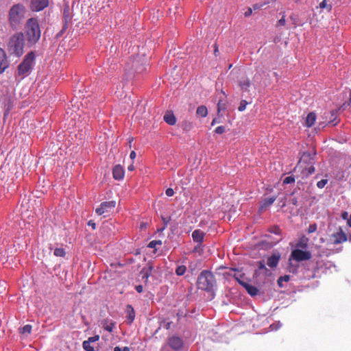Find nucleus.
Wrapping results in <instances>:
<instances>
[{
  "label": "nucleus",
  "instance_id": "62",
  "mask_svg": "<svg viewBox=\"0 0 351 351\" xmlns=\"http://www.w3.org/2000/svg\"><path fill=\"white\" fill-rule=\"evenodd\" d=\"M217 123L216 119H214L211 123V125H213Z\"/></svg>",
  "mask_w": 351,
  "mask_h": 351
},
{
  "label": "nucleus",
  "instance_id": "7",
  "mask_svg": "<svg viewBox=\"0 0 351 351\" xmlns=\"http://www.w3.org/2000/svg\"><path fill=\"white\" fill-rule=\"evenodd\" d=\"M311 257L312 254L309 251H304L300 249L292 250L290 255V258L298 262L309 260Z\"/></svg>",
  "mask_w": 351,
  "mask_h": 351
},
{
  "label": "nucleus",
  "instance_id": "37",
  "mask_svg": "<svg viewBox=\"0 0 351 351\" xmlns=\"http://www.w3.org/2000/svg\"><path fill=\"white\" fill-rule=\"evenodd\" d=\"M193 128V125L191 122L184 121L182 123V128L184 131H189Z\"/></svg>",
  "mask_w": 351,
  "mask_h": 351
},
{
  "label": "nucleus",
  "instance_id": "60",
  "mask_svg": "<svg viewBox=\"0 0 351 351\" xmlns=\"http://www.w3.org/2000/svg\"><path fill=\"white\" fill-rule=\"evenodd\" d=\"M134 169V165H130L129 167H128V170L129 171H133Z\"/></svg>",
  "mask_w": 351,
  "mask_h": 351
},
{
  "label": "nucleus",
  "instance_id": "59",
  "mask_svg": "<svg viewBox=\"0 0 351 351\" xmlns=\"http://www.w3.org/2000/svg\"><path fill=\"white\" fill-rule=\"evenodd\" d=\"M347 223H348V226L351 228V214H350V218L347 221Z\"/></svg>",
  "mask_w": 351,
  "mask_h": 351
},
{
  "label": "nucleus",
  "instance_id": "40",
  "mask_svg": "<svg viewBox=\"0 0 351 351\" xmlns=\"http://www.w3.org/2000/svg\"><path fill=\"white\" fill-rule=\"evenodd\" d=\"M269 231L275 234H280L281 232L280 228L277 226L271 227Z\"/></svg>",
  "mask_w": 351,
  "mask_h": 351
},
{
  "label": "nucleus",
  "instance_id": "27",
  "mask_svg": "<svg viewBox=\"0 0 351 351\" xmlns=\"http://www.w3.org/2000/svg\"><path fill=\"white\" fill-rule=\"evenodd\" d=\"M196 114L201 117H206L208 114V110L205 106H199L196 110Z\"/></svg>",
  "mask_w": 351,
  "mask_h": 351
},
{
  "label": "nucleus",
  "instance_id": "32",
  "mask_svg": "<svg viewBox=\"0 0 351 351\" xmlns=\"http://www.w3.org/2000/svg\"><path fill=\"white\" fill-rule=\"evenodd\" d=\"M186 266L184 265H179L178 267H177V268L176 269V274L178 275V276H182L184 274V273L186 272Z\"/></svg>",
  "mask_w": 351,
  "mask_h": 351
},
{
  "label": "nucleus",
  "instance_id": "57",
  "mask_svg": "<svg viewBox=\"0 0 351 351\" xmlns=\"http://www.w3.org/2000/svg\"><path fill=\"white\" fill-rule=\"evenodd\" d=\"M136 156V152L134 151H132L130 154V157L132 160H134Z\"/></svg>",
  "mask_w": 351,
  "mask_h": 351
},
{
  "label": "nucleus",
  "instance_id": "9",
  "mask_svg": "<svg viewBox=\"0 0 351 351\" xmlns=\"http://www.w3.org/2000/svg\"><path fill=\"white\" fill-rule=\"evenodd\" d=\"M331 238L332 239L333 244H340L347 241V235L343 231L341 228H339L337 232L332 234Z\"/></svg>",
  "mask_w": 351,
  "mask_h": 351
},
{
  "label": "nucleus",
  "instance_id": "8",
  "mask_svg": "<svg viewBox=\"0 0 351 351\" xmlns=\"http://www.w3.org/2000/svg\"><path fill=\"white\" fill-rule=\"evenodd\" d=\"M48 0H32L30 8L32 11L39 12L48 6Z\"/></svg>",
  "mask_w": 351,
  "mask_h": 351
},
{
  "label": "nucleus",
  "instance_id": "41",
  "mask_svg": "<svg viewBox=\"0 0 351 351\" xmlns=\"http://www.w3.org/2000/svg\"><path fill=\"white\" fill-rule=\"evenodd\" d=\"M225 131H226L225 127L223 125L218 126L215 130V132L218 134H221L223 132H225Z\"/></svg>",
  "mask_w": 351,
  "mask_h": 351
},
{
  "label": "nucleus",
  "instance_id": "38",
  "mask_svg": "<svg viewBox=\"0 0 351 351\" xmlns=\"http://www.w3.org/2000/svg\"><path fill=\"white\" fill-rule=\"evenodd\" d=\"M317 226L316 223H313V224H311L309 226H308V234H311V233H313L317 231Z\"/></svg>",
  "mask_w": 351,
  "mask_h": 351
},
{
  "label": "nucleus",
  "instance_id": "5",
  "mask_svg": "<svg viewBox=\"0 0 351 351\" xmlns=\"http://www.w3.org/2000/svg\"><path fill=\"white\" fill-rule=\"evenodd\" d=\"M25 7L20 3L14 5L9 11V21L12 27L19 25L24 18Z\"/></svg>",
  "mask_w": 351,
  "mask_h": 351
},
{
  "label": "nucleus",
  "instance_id": "22",
  "mask_svg": "<svg viewBox=\"0 0 351 351\" xmlns=\"http://www.w3.org/2000/svg\"><path fill=\"white\" fill-rule=\"evenodd\" d=\"M311 165L310 166H305L302 171V178H307L310 175L313 174L315 173V167H313V164H310Z\"/></svg>",
  "mask_w": 351,
  "mask_h": 351
},
{
  "label": "nucleus",
  "instance_id": "23",
  "mask_svg": "<svg viewBox=\"0 0 351 351\" xmlns=\"http://www.w3.org/2000/svg\"><path fill=\"white\" fill-rule=\"evenodd\" d=\"M308 239L305 236L302 237L297 242L295 247L299 249H306L308 247Z\"/></svg>",
  "mask_w": 351,
  "mask_h": 351
},
{
  "label": "nucleus",
  "instance_id": "2",
  "mask_svg": "<svg viewBox=\"0 0 351 351\" xmlns=\"http://www.w3.org/2000/svg\"><path fill=\"white\" fill-rule=\"evenodd\" d=\"M27 39L29 43H36L40 38V29L38 20L35 18L28 19L25 25Z\"/></svg>",
  "mask_w": 351,
  "mask_h": 351
},
{
  "label": "nucleus",
  "instance_id": "34",
  "mask_svg": "<svg viewBox=\"0 0 351 351\" xmlns=\"http://www.w3.org/2000/svg\"><path fill=\"white\" fill-rule=\"evenodd\" d=\"M82 347L86 351H94V348L90 346V343L88 341H84L82 343Z\"/></svg>",
  "mask_w": 351,
  "mask_h": 351
},
{
  "label": "nucleus",
  "instance_id": "55",
  "mask_svg": "<svg viewBox=\"0 0 351 351\" xmlns=\"http://www.w3.org/2000/svg\"><path fill=\"white\" fill-rule=\"evenodd\" d=\"M218 53H219L218 45L217 44H215L214 45V54L217 56L218 55Z\"/></svg>",
  "mask_w": 351,
  "mask_h": 351
},
{
  "label": "nucleus",
  "instance_id": "29",
  "mask_svg": "<svg viewBox=\"0 0 351 351\" xmlns=\"http://www.w3.org/2000/svg\"><path fill=\"white\" fill-rule=\"evenodd\" d=\"M32 326L29 324H27L19 329L20 333L23 335H29L32 332Z\"/></svg>",
  "mask_w": 351,
  "mask_h": 351
},
{
  "label": "nucleus",
  "instance_id": "26",
  "mask_svg": "<svg viewBox=\"0 0 351 351\" xmlns=\"http://www.w3.org/2000/svg\"><path fill=\"white\" fill-rule=\"evenodd\" d=\"M262 80V76L261 74H256L254 77L253 80L254 82V86L256 88H260V87H265L267 86L266 84H262L261 82V80Z\"/></svg>",
  "mask_w": 351,
  "mask_h": 351
},
{
  "label": "nucleus",
  "instance_id": "52",
  "mask_svg": "<svg viewBox=\"0 0 351 351\" xmlns=\"http://www.w3.org/2000/svg\"><path fill=\"white\" fill-rule=\"evenodd\" d=\"M136 290L138 293L143 292V288L142 285H137L136 286Z\"/></svg>",
  "mask_w": 351,
  "mask_h": 351
},
{
  "label": "nucleus",
  "instance_id": "12",
  "mask_svg": "<svg viewBox=\"0 0 351 351\" xmlns=\"http://www.w3.org/2000/svg\"><path fill=\"white\" fill-rule=\"evenodd\" d=\"M9 66L5 52L0 49V73H2Z\"/></svg>",
  "mask_w": 351,
  "mask_h": 351
},
{
  "label": "nucleus",
  "instance_id": "44",
  "mask_svg": "<svg viewBox=\"0 0 351 351\" xmlns=\"http://www.w3.org/2000/svg\"><path fill=\"white\" fill-rule=\"evenodd\" d=\"M114 351H130V348L128 346H125L123 348H121L119 346H116L114 348Z\"/></svg>",
  "mask_w": 351,
  "mask_h": 351
},
{
  "label": "nucleus",
  "instance_id": "6",
  "mask_svg": "<svg viewBox=\"0 0 351 351\" xmlns=\"http://www.w3.org/2000/svg\"><path fill=\"white\" fill-rule=\"evenodd\" d=\"M116 206L115 201H108L102 202L95 212L98 215H104V217H108L113 212Z\"/></svg>",
  "mask_w": 351,
  "mask_h": 351
},
{
  "label": "nucleus",
  "instance_id": "48",
  "mask_svg": "<svg viewBox=\"0 0 351 351\" xmlns=\"http://www.w3.org/2000/svg\"><path fill=\"white\" fill-rule=\"evenodd\" d=\"M258 264V269H259L260 270H261V269L267 270V269L266 268V267H265V265L264 262H263V261H259Z\"/></svg>",
  "mask_w": 351,
  "mask_h": 351
},
{
  "label": "nucleus",
  "instance_id": "36",
  "mask_svg": "<svg viewBox=\"0 0 351 351\" xmlns=\"http://www.w3.org/2000/svg\"><path fill=\"white\" fill-rule=\"evenodd\" d=\"M248 104V102L246 100H241L239 106L238 107V110L240 112L244 111L246 108L247 105Z\"/></svg>",
  "mask_w": 351,
  "mask_h": 351
},
{
  "label": "nucleus",
  "instance_id": "61",
  "mask_svg": "<svg viewBox=\"0 0 351 351\" xmlns=\"http://www.w3.org/2000/svg\"><path fill=\"white\" fill-rule=\"evenodd\" d=\"M292 203H293V204L296 205L297 204V199L295 198H293L292 199Z\"/></svg>",
  "mask_w": 351,
  "mask_h": 351
},
{
  "label": "nucleus",
  "instance_id": "58",
  "mask_svg": "<svg viewBox=\"0 0 351 351\" xmlns=\"http://www.w3.org/2000/svg\"><path fill=\"white\" fill-rule=\"evenodd\" d=\"M147 223H145V222H142L140 225V228L142 230V229H145L147 228Z\"/></svg>",
  "mask_w": 351,
  "mask_h": 351
},
{
  "label": "nucleus",
  "instance_id": "21",
  "mask_svg": "<svg viewBox=\"0 0 351 351\" xmlns=\"http://www.w3.org/2000/svg\"><path fill=\"white\" fill-rule=\"evenodd\" d=\"M102 327L107 331L112 332L115 326V323L111 320L104 319L101 322Z\"/></svg>",
  "mask_w": 351,
  "mask_h": 351
},
{
  "label": "nucleus",
  "instance_id": "39",
  "mask_svg": "<svg viewBox=\"0 0 351 351\" xmlns=\"http://www.w3.org/2000/svg\"><path fill=\"white\" fill-rule=\"evenodd\" d=\"M236 280L241 285V282H245L243 278L244 277V274H234V276Z\"/></svg>",
  "mask_w": 351,
  "mask_h": 351
},
{
  "label": "nucleus",
  "instance_id": "11",
  "mask_svg": "<svg viewBox=\"0 0 351 351\" xmlns=\"http://www.w3.org/2000/svg\"><path fill=\"white\" fill-rule=\"evenodd\" d=\"M168 344L172 349L178 350L182 348L183 341L181 338L173 336L169 339Z\"/></svg>",
  "mask_w": 351,
  "mask_h": 351
},
{
  "label": "nucleus",
  "instance_id": "63",
  "mask_svg": "<svg viewBox=\"0 0 351 351\" xmlns=\"http://www.w3.org/2000/svg\"><path fill=\"white\" fill-rule=\"evenodd\" d=\"M132 141H133V138H131L130 139V141H129V143H130V147H131V143H132Z\"/></svg>",
  "mask_w": 351,
  "mask_h": 351
},
{
  "label": "nucleus",
  "instance_id": "19",
  "mask_svg": "<svg viewBox=\"0 0 351 351\" xmlns=\"http://www.w3.org/2000/svg\"><path fill=\"white\" fill-rule=\"evenodd\" d=\"M63 18H64V27H63V29L64 30L65 29L67 28L68 23L69 21H71V18H72L71 15L70 14V9H69V7L68 5L66 6L64 8Z\"/></svg>",
  "mask_w": 351,
  "mask_h": 351
},
{
  "label": "nucleus",
  "instance_id": "33",
  "mask_svg": "<svg viewBox=\"0 0 351 351\" xmlns=\"http://www.w3.org/2000/svg\"><path fill=\"white\" fill-rule=\"evenodd\" d=\"M290 279V277L288 275H285L283 276H280L278 279V285L280 287H282V282H288Z\"/></svg>",
  "mask_w": 351,
  "mask_h": 351
},
{
  "label": "nucleus",
  "instance_id": "54",
  "mask_svg": "<svg viewBox=\"0 0 351 351\" xmlns=\"http://www.w3.org/2000/svg\"><path fill=\"white\" fill-rule=\"evenodd\" d=\"M262 6H263V5L256 3V4L253 5V9L254 10H259L262 8Z\"/></svg>",
  "mask_w": 351,
  "mask_h": 351
},
{
  "label": "nucleus",
  "instance_id": "15",
  "mask_svg": "<svg viewBox=\"0 0 351 351\" xmlns=\"http://www.w3.org/2000/svg\"><path fill=\"white\" fill-rule=\"evenodd\" d=\"M280 258L279 254H274L267 258V264L271 268L276 267Z\"/></svg>",
  "mask_w": 351,
  "mask_h": 351
},
{
  "label": "nucleus",
  "instance_id": "24",
  "mask_svg": "<svg viewBox=\"0 0 351 351\" xmlns=\"http://www.w3.org/2000/svg\"><path fill=\"white\" fill-rule=\"evenodd\" d=\"M316 120V114L314 112H310L307 114L305 125L307 128H310L314 125Z\"/></svg>",
  "mask_w": 351,
  "mask_h": 351
},
{
  "label": "nucleus",
  "instance_id": "10",
  "mask_svg": "<svg viewBox=\"0 0 351 351\" xmlns=\"http://www.w3.org/2000/svg\"><path fill=\"white\" fill-rule=\"evenodd\" d=\"M315 154H316L315 152H304L300 160L299 164H306V165L313 164Z\"/></svg>",
  "mask_w": 351,
  "mask_h": 351
},
{
  "label": "nucleus",
  "instance_id": "1",
  "mask_svg": "<svg viewBox=\"0 0 351 351\" xmlns=\"http://www.w3.org/2000/svg\"><path fill=\"white\" fill-rule=\"evenodd\" d=\"M198 289L211 292L216 286V280L213 274L208 270L202 271L197 278Z\"/></svg>",
  "mask_w": 351,
  "mask_h": 351
},
{
  "label": "nucleus",
  "instance_id": "53",
  "mask_svg": "<svg viewBox=\"0 0 351 351\" xmlns=\"http://www.w3.org/2000/svg\"><path fill=\"white\" fill-rule=\"evenodd\" d=\"M341 217H342V219H345V220H346V219H347V220H348V213L347 212H346V211H345V212H343V213H341Z\"/></svg>",
  "mask_w": 351,
  "mask_h": 351
},
{
  "label": "nucleus",
  "instance_id": "16",
  "mask_svg": "<svg viewBox=\"0 0 351 351\" xmlns=\"http://www.w3.org/2000/svg\"><path fill=\"white\" fill-rule=\"evenodd\" d=\"M241 285L245 289L248 294L251 296H256L258 294V289L256 287L248 284L247 282H241Z\"/></svg>",
  "mask_w": 351,
  "mask_h": 351
},
{
  "label": "nucleus",
  "instance_id": "3",
  "mask_svg": "<svg viewBox=\"0 0 351 351\" xmlns=\"http://www.w3.org/2000/svg\"><path fill=\"white\" fill-rule=\"evenodd\" d=\"M24 36L22 33L16 34L12 36L8 43V50L10 53L17 57L23 53Z\"/></svg>",
  "mask_w": 351,
  "mask_h": 351
},
{
  "label": "nucleus",
  "instance_id": "35",
  "mask_svg": "<svg viewBox=\"0 0 351 351\" xmlns=\"http://www.w3.org/2000/svg\"><path fill=\"white\" fill-rule=\"evenodd\" d=\"M295 180L294 176H289L286 177L283 180V184H291V183H294Z\"/></svg>",
  "mask_w": 351,
  "mask_h": 351
},
{
  "label": "nucleus",
  "instance_id": "64",
  "mask_svg": "<svg viewBox=\"0 0 351 351\" xmlns=\"http://www.w3.org/2000/svg\"><path fill=\"white\" fill-rule=\"evenodd\" d=\"M334 121H335V120L332 121V125H337V122L336 121V122H335V123H334Z\"/></svg>",
  "mask_w": 351,
  "mask_h": 351
},
{
  "label": "nucleus",
  "instance_id": "30",
  "mask_svg": "<svg viewBox=\"0 0 351 351\" xmlns=\"http://www.w3.org/2000/svg\"><path fill=\"white\" fill-rule=\"evenodd\" d=\"M226 109V103L222 100H219L217 103V113L218 114Z\"/></svg>",
  "mask_w": 351,
  "mask_h": 351
},
{
  "label": "nucleus",
  "instance_id": "28",
  "mask_svg": "<svg viewBox=\"0 0 351 351\" xmlns=\"http://www.w3.org/2000/svg\"><path fill=\"white\" fill-rule=\"evenodd\" d=\"M127 310L128 313V319L129 320L130 323H132L135 317V312L133 308V307L131 305L127 306Z\"/></svg>",
  "mask_w": 351,
  "mask_h": 351
},
{
  "label": "nucleus",
  "instance_id": "17",
  "mask_svg": "<svg viewBox=\"0 0 351 351\" xmlns=\"http://www.w3.org/2000/svg\"><path fill=\"white\" fill-rule=\"evenodd\" d=\"M164 121L170 125H174L176 123V117L171 111H167L163 117Z\"/></svg>",
  "mask_w": 351,
  "mask_h": 351
},
{
  "label": "nucleus",
  "instance_id": "43",
  "mask_svg": "<svg viewBox=\"0 0 351 351\" xmlns=\"http://www.w3.org/2000/svg\"><path fill=\"white\" fill-rule=\"evenodd\" d=\"M161 241H152L149 242V243L148 244V247H151V248H154L156 247V245L157 244H161Z\"/></svg>",
  "mask_w": 351,
  "mask_h": 351
},
{
  "label": "nucleus",
  "instance_id": "45",
  "mask_svg": "<svg viewBox=\"0 0 351 351\" xmlns=\"http://www.w3.org/2000/svg\"><path fill=\"white\" fill-rule=\"evenodd\" d=\"M99 339V335H97L93 337H89L87 341L90 343H93V342L98 341Z\"/></svg>",
  "mask_w": 351,
  "mask_h": 351
},
{
  "label": "nucleus",
  "instance_id": "49",
  "mask_svg": "<svg viewBox=\"0 0 351 351\" xmlns=\"http://www.w3.org/2000/svg\"><path fill=\"white\" fill-rule=\"evenodd\" d=\"M88 225L89 226H90L93 230H95L96 228V223L93 221H92V220H90L88 222Z\"/></svg>",
  "mask_w": 351,
  "mask_h": 351
},
{
  "label": "nucleus",
  "instance_id": "4",
  "mask_svg": "<svg viewBox=\"0 0 351 351\" xmlns=\"http://www.w3.org/2000/svg\"><path fill=\"white\" fill-rule=\"evenodd\" d=\"M35 60V54L33 51L29 52L24 58L23 62L18 66V75L23 78L27 76L32 69Z\"/></svg>",
  "mask_w": 351,
  "mask_h": 351
},
{
  "label": "nucleus",
  "instance_id": "14",
  "mask_svg": "<svg viewBox=\"0 0 351 351\" xmlns=\"http://www.w3.org/2000/svg\"><path fill=\"white\" fill-rule=\"evenodd\" d=\"M205 236V233L201 230H195L192 233V238L194 242L197 243L198 245H201L204 241V238Z\"/></svg>",
  "mask_w": 351,
  "mask_h": 351
},
{
  "label": "nucleus",
  "instance_id": "47",
  "mask_svg": "<svg viewBox=\"0 0 351 351\" xmlns=\"http://www.w3.org/2000/svg\"><path fill=\"white\" fill-rule=\"evenodd\" d=\"M165 193L168 197H171L174 195V191L173 189L169 188L166 190Z\"/></svg>",
  "mask_w": 351,
  "mask_h": 351
},
{
  "label": "nucleus",
  "instance_id": "46",
  "mask_svg": "<svg viewBox=\"0 0 351 351\" xmlns=\"http://www.w3.org/2000/svg\"><path fill=\"white\" fill-rule=\"evenodd\" d=\"M171 322L164 321L162 322V327L167 330H168L171 328Z\"/></svg>",
  "mask_w": 351,
  "mask_h": 351
},
{
  "label": "nucleus",
  "instance_id": "18",
  "mask_svg": "<svg viewBox=\"0 0 351 351\" xmlns=\"http://www.w3.org/2000/svg\"><path fill=\"white\" fill-rule=\"evenodd\" d=\"M251 86V82L249 78L245 77L239 81V86L244 92H248Z\"/></svg>",
  "mask_w": 351,
  "mask_h": 351
},
{
  "label": "nucleus",
  "instance_id": "20",
  "mask_svg": "<svg viewBox=\"0 0 351 351\" xmlns=\"http://www.w3.org/2000/svg\"><path fill=\"white\" fill-rule=\"evenodd\" d=\"M276 199V196H272V197L265 198L262 201V202H261L260 208L261 210L265 209L266 208H267L269 206H271L274 202V201Z\"/></svg>",
  "mask_w": 351,
  "mask_h": 351
},
{
  "label": "nucleus",
  "instance_id": "50",
  "mask_svg": "<svg viewBox=\"0 0 351 351\" xmlns=\"http://www.w3.org/2000/svg\"><path fill=\"white\" fill-rule=\"evenodd\" d=\"M278 25H285V16H283L278 22Z\"/></svg>",
  "mask_w": 351,
  "mask_h": 351
},
{
  "label": "nucleus",
  "instance_id": "31",
  "mask_svg": "<svg viewBox=\"0 0 351 351\" xmlns=\"http://www.w3.org/2000/svg\"><path fill=\"white\" fill-rule=\"evenodd\" d=\"M53 254L56 256L59 257H64L66 253L64 248L60 247V248H56L54 250Z\"/></svg>",
  "mask_w": 351,
  "mask_h": 351
},
{
  "label": "nucleus",
  "instance_id": "25",
  "mask_svg": "<svg viewBox=\"0 0 351 351\" xmlns=\"http://www.w3.org/2000/svg\"><path fill=\"white\" fill-rule=\"evenodd\" d=\"M153 269L154 267L151 264H149L147 267H144L141 271L143 278L147 279L152 275Z\"/></svg>",
  "mask_w": 351,
  "mask_h": 351
},
{
  "label": "nucleus",
  "instance_id": "42",
  "mask_svg": "<svg viewBox=\"0 0 351 351\" xmlns=\"http://www.w3.org/2000/svg\"><path fill=\"white\" fill-rule=\"evenodd\" d=\"M328 182V180H325V179H323L319 182H317V186L319 188V189H323L326 184H327Z\"/></svg>",
  "mask_w": 351,
  "mask_h": 351
},
{
  "label": "nucleus",
  "instance_id": "13",
  "mask_svg": "<svg viewBox=\"0 0 351 351\" xmlns=\"http://www.w3.org/2000/svg\"><path fill=\"white\" fill-rule=\"evenodd\" d=\"M113 178L115 180H120L124 177V169L120 165H115L112 169Z\"/></svg>",
  "mask_w": 351,
  "mask_h": 351
},
{
  "label": "nucleus",
  "instance_id": "51",
  "mask_svg": "<svg viewBox=\"0 0 351 351\" xmlns=\"http://www.w3.org/2000/svg\"><path fill=\"white\" fill-rule=\"evenodd\" d=\"M319 6L321 8H326L327 6V1L326 0H323L320 4H319Z\"/></svg>",
  "mask_w": 351,
  "mask_h": 351
},
{
  "label": "nucleus",
  "instance_id": "56",
  "mask_svg": "<svg viewBox=\"0 0 351 351\" xmlns=\"http://www.w3.org/2000/svg\"><path fill=\"white\" fill-rule=\"evenodd\" d=\"M252 13V8H249L244 14L245 16H250Z\"/></svg>",
  "mask_w": 351,
  "mask_h": 351
}]
</instances>
